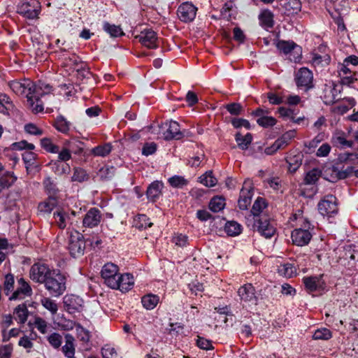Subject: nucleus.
<instances>
[{"label":"nucleus","mask_w":358,"mask_h":358,"mask_svg":"<svg viewBox=\"0 0 358 358\" xmlns=\"http://www.w3.org/2000/svg\"><path fill=\"white\" fill-rule=\"evenodd\" d=\"M10 88L17 95H25L29 108L34 113L42 112L44 109L41 97L51 91V86L41 83L35 85L31 80H13L9 83Z\"/></svg>","instance_id":"obj_1"},{"label":"nucleus","mask_w":358,"mask_h":358,"mask_svg":"<svg viewBox=\"0 0 358 358\" xmlns=\"http://www.w3.org/2000/svg\"><path fill=\"white\" fill-rule=\"evenodd\" d=\"M290 222H296V227L291 235L292 243L297 246H304L308 244L312 238L310 232V223L307 218L303 216L301 210H298L290 217Z\"/></svg>","instance_id":"obj_2"},{"label":"nucleus","mask_w":358,"mask_h":358,"mask_svg":"<svg viewBox=\"0 0 358 358\" xmlns=\"http://www.w3.org/2000/svg\"><path fill=\"white\" fill-rule=\"evenodd\" d=\"M66 281V277L59 271L52 270L51 275L48 276L43 284L52 296L57 297L65 292Z\"/></svg>","instance_id":"obj_3"},{"label":"nucleus","mask_w":358,"mask_h":358,"mask_svg":"<svg viewBox=\"0 0 358 358\" xmlns=\"http://www.w3.org/2000/svg\"><path fill=\"white\" fill-rule=\"evenodd\" d=\"M121 274L119 267L110 262L105 264L101 271V276L103 280L104 284L111 289L117 287V280Z\"/></svg>","instance_id":"obj_4"},{"label":"nucleus","mask_w":358,"mask_h":358,"mask_svg":"<svg viewBox=\"0 0 358 358\" xmlns=\"http://www.w3.org/2000/svg\"><path fill=\"white\" fill-rule=\"evenodd\" d=\"M351 127H347L346 131L341 129H336L332 134L331 143L333 145L339 148H352L355 141L352 139Z\"/></svg>","instance_id":"obj_5"},{"label":"nucleus","mask_w":358,"mask_h":358,"mask_svg":"<svg viewBox=\"0 0 358 358\" xmlns=\"http://www.w3.org/2000/svg\"><path fill=\"white\" fill-rule=\"evenodd\" d=\"M13 148L18 150H25L22 153V159L27 169L35 165L37 155L32 151L35 148L34 144L29 143L26 141H21L13 143Z\"/></svg>","instance_id":"obj_6"},{"label":"nucleus","mask_w":358,"mask_h":358,"mask_svg":"<svg viewBox=\"0 0 358 358\" xmlns=\"http://www.w3.org/2000/svg\"><path fill=\"white\" fill-rule=\"evenodd\" d=\"M41 12V3L38 0H24L17 6V13L28 19L37 18Z\"/></svg>","instance_id":"obj_7"},{"label":"nucleus","mask_w":358,"mask_h":358,"mask_svg":"<svg viewBox=\"0 0 358 358\" xmlns=\"http://www.w3.org/2000/svg\"><path fill=\"white\" fill-rule=\"evenodd\" d=\"M253 228L266 238L272 237L275 233V227L273 222L265 215L253 219Z\"/></svg>","instance_id":"obj_8"},{"label":"nucleus","mask_w":358,"mask_h":358,"mask_svg":"<svg viewBox=\"0 0 358 358\" xmlns=\"http://www.w3.org/2000/svg\"><path fill=\"white\" fill-rule=\"evenodd\" d=\"M52 272L46 264L36 263L29 270V278L35 282L43 284Z\"/></svg>","instance_id":"obj_9"},{"label":"nucleus","mask_w":358,"mask_h":358,"mask_svg":"<svg viewBox=\"0 0 358 358\" xmlns=\"http://www.w3.org/2000/svg\"><path fill=\"white\" fill-rule=\"evenodd\" d=\"M317 207L321 215L331 216L338 211L336 198L331 194L327 195L319 202Z\"/></svg>","instance_id":"obj_10"},{"label":"nucleus","mask_w":358,"mask_h":358,"mask_svg":"<svg viewBox=\"0 0 358 358\" xmlns=\"http://www.w3.org/2000/svg\"><path fill=\"white\" fill-rule=\"evenodd\" d=\"M296 84L299 87L308 90L313 87V74L308 68H301L295 76Z\"/></svg>","instance_id":"obj_11"},{"label":"nucleus","mask_w":358,"mask_h":358,"mask_svg":"<svg viewBox=\"0 0 358 358\" xmlns=\"http://www.w3.org/2000/svg\"><path fill=\"white\" fill-rule=\"evenodd\" d=\"M135 38L145 47L150 49L157 48V36L155 31L150 29H145L139 34L135 36Z\"/></svg>","instance_id":"obj_12"},{"label":"nucleus","mask_w":358,"mask_h":358,"mask_svg":"<svg viewBox=\"0 0 358 358\" xmlns=\"http://www.w3.org/2000/svg\"><path fill=\"white\" fill-rule=\"evenodd\" d=\"M160 128L166 131L163 133V138L166 140L181 139L184 137L185 131L180 130L179 124L176 121H170L161 125Z\"/></svg>","instance_id":"obj_13"},{"label":"nucleus","mask_w":358,"mask_h":358,"mask_svg":"<svg viewBox=\"0 0 358 358\" xmlns=\"http://www.w3.org/2000/svg\"><path fill=\"white\" fill-rule=\"evenodd\" d=\"M85 249V242L81 234L71 236L69 250L71 255L73 257H79L84 254Z\"/></svg>","instance_id":"obj_14"},{"label":"nucleus","mask_w":358,"mask_h":358,"mask_svg":"<svg viewBox=\"0 0 358 358\" xmlns=\"http://www.w3.org/2000/svg\"><path fill=\"white\" fill-rule=\"evenodd\" d=\"M196 10V7L192 3L185 2L178 7L177 14L181 21L188 22L195 18Z\"/></svg>","instance_id":"obj_15"},{"label":"nucleus","mask_w":358,"mask_h":358,"mask_svg":"<svg viewBox=\"0 0 358 358\" xmlns=\"http://www.w3.org/2000/svg\"><path fill=\"white\" fill-rule=\"evenodd\" d=\"M32 294L33 291L29 282L20 278L17 280V288L10 297V300L23 299L31 296Z\"/></svg>","instance_id":"obj_16"},{"label":"nucleus","mask_w":358,"mask_h":358,"mask_svg":"<svg viewBox=\"0 0 358 358\" xmlns=\"http://www.w3.org/2000/svg\"><path fill=\"white\" fill-rule=\"evenodd\" d=\"M303 282L308 292L322 291L325 289V282L322 279V275L304 277Z\"/></svg>","instance_id":"obj_17"},{"label":"nucleus","mask_w":358,"mask_h":358,"mask_svg":"<svg viewBox=\"0 0 358 358\" xmlns=\"http://www.w3.org/2000/svg\"><path fill=\"white\" fill-rule=\"evenodd\" d=\"M102 220V214L96 208H91L85 215L83 224L85 227L93 228L97 227Z\"/></svg>","instance_id":"obj_18"},{"label":"nucleus","mask_w":358,"mask_h":358,"mask_svg":"<svg viewBox=\"0 0 358 358\" xmlns=\"http://www.w3.org/2000/svg\"><path fill=\"white\" fill-rule=\"evenodd\" d=\"M64 64L69 66L73 71L80 73L82 76H85L89 73V71L85 69L86 64L80 61L79 57L74 54L64 58Z\"/></svg>","instance_id":"obj_19"},{"label":"nucleus","mask_w":358,"mask_h":358,"mask_svg":"<svg viewBox=\"0 0 358 358\" xmlns=\"http://www.w3.org/2000/svg\"><path fill=\"white\" fill-rule=\"evenodd\" d=\"M352 173V167H348L344 170H340L338 167L333 166L326 170L327 180L331 182H335L339 180L348 178Z\"/></svg>","instance_id":"obj_20"},{"label":"nucleus","mask_w":358,"mask_h":358,"mask_svg":"<svg viewBox=\"0 0 358 358\" xmlns=\"http://www.w3.org/2000/svg\"><path fill=\"white\" fill-rule=\"evenodd\" d=\"M83 299L74 294H67L64 297V304L66 311L71 314L80 312L83 306Z\"/></svg>","instance_id":"obj_21"},{"label":"nucleus","mask_w":358,"mask_h":358,"mask_svg":"<svg viewBox=\"0 0 358 358\" xmlns=\"http://www.w3.org/2000/svg\"><path fill=\"white\" fill-rule=\"evenodd\" d=\"M333 6L338 15H334L329 10V12L332 17L334 18L335 22L338 24V27L342 26L344 28L345 26L341 15L348 12L349 8V3L345 0H336Z\"/></svg>","instance_id":"obj_22"},{"label":"nucleus","mask_w":358,"mask_h":358,"mask_svg":"<svg viewBox=\"0 0 358 358\" xmlns=\"http://www.w3.org/2000/svg\"><path fill=\"white\" fill-rule=\"evenodd\" d=\"M252 187L250 182H245L240 192L238 201V207L241 210H245L250 206L252 199Z\"/></svg>","instance_id":"obj_23"},{"label":"nucleus","mask_w":358,"mask_h":358,"mask_svg":"<svg viewBox=\"0 0 358 358\" xmlns=\"http://www.w3.org/2000/svg\"><path fill=\"white\" fill-rule=\"evenodd\" d=\"M341 99L340 91L336 89L334 84L325 85L323 90V100L325 104H333Z\"/></svg>","instance_id":"obj_24"},{"label":"nucleus","mask_w":358,"mask_h":358,"mask_svg":"<svg viewBox=\"0 0 358 358\" xmlns=\"http://www.w3.org/2000/svg\"><path fill=\"white\" fill-rule=\"evenodd\" d=\"M238 294L242 301L256 303L255 290L251 284H245L238 290Z\"/></svg>","instance_id":"obj_25"},{"label":"nucleus","mask_w":358,"mask_h":358,"mask_svg":"<svg viewBox=\"0 0 358 358\" xmlns=\"http://www.w3.org/2000/svg\"><path fill=\"white\" fill-rule=\"evenodd\" d=\"M117 287L114 289H119L122 292H128L131 289L134 285V276L129 273H122L117 280Z\"/></svg>","instance_id":"obj_26"},{"label":"nucleus","mask_w":358,"mask_h":358,"mask_svg":"<svg viewBox=\"0 0 358 358\" xmlns=\"http://www.w3.org/2000/svg\"><path fill=\"white\" fill-rule=\"evenodd\" d=\"M164 187L163 182L156 180L152 182L148 187L146 194L148 199L155 202L162 194V190Z\"/></svg>","instance_id":"obj_27"},{"label":"nucleus","mask_w":358,"mask_h":358,"mask_svg":"<svg viewBox=\"0 0 358 358\" xmlns=\"http://www.w3.org/2000/svg\"><path fill=\"white\" fill-rule=\"evenodd\" d=\"M276 48L278 50L284 53L285 55H292V52L299 54L300 48L294 42L279 41L276 43Z\"/></svg>","instance_id":"obj_28"},{"label":"nucleus","mask_w":358,"mask_h":358,"mask_svg":"<svg viewBox=\"0 0 358 358\" xmlns=\"http://www.w3.org/2000/svg\"><path fill=\"white\" fill-rule=\"evenodd\" d=\"M279 115L281 117H282L285 120H289L294 123L300 124L301 122L303 121L305 117H296V113L294 110L287 108L285 107H280L278 109Z\"/></svg>","instance_id":"obj_29"},{"label":"nucleus","mask_w":358,"mask_h":358,"mask_svg":"<svg viewBox=\"0 0 358 358\" xmlns=\"http://www.w3.org/2000/svg\"><path fill=\"white\" fill-rule=\"evenodd\" d=\"M13 314L15 315L14 318L17 323L24 324L27 322L29 316V310L27 305L25 303L18 305L14 309Z\"/></svg>","instance_id":"obj_30"},{"label":"nucleus","mask_w":358,"mask_h":358,"mask_svg":"<svg viewBox=\"0 0 358 358\" xmlns=\"http://www.w3.org/2000/svg\"><path fill=\"white\" fill-rule=\"evenodd\" d=\"M295 136V130H289L285 132L274 142L275 146L278 150L284 149L290 143Z\"/></svg>","instance_id":"obj_31"},{"label":"nucleus","mask_w":358,"mask_h":358,"mask_svg":"<svg viewBox=\"0 0 358 358\" xmlns=\"http://www.w3.org/2000/svg\"><path fill=\"white\" fill-rule=\"evenodd\" d=\"M57 205V197L55 196H49L46 200L38 204V209L41 213H50Z\"/></svg>","instance_id":"obj_32"},{"label":"nucleus","mask_w":358,"mask_h":358,"mask_svg":"<svg viewBox=\"0 0 358 358\" xmlns=\"http://www.w3.org/2000/svg\"><path fill=\"white\" fill-rule=\"evenodd\" d=\"M159 301V296L153 294H148L143 296L141 299V303L147 310L154 309Z\"/></svg>","instance_id":"obj_33"},{"label":"nucleus","mask_w":358,"mask_h":358,"mask_svg":"<svg viewBox=\"0 0 358 358\" xmlns=\"http://www.w3.org/2000/svg\"><path fill=\"white\" fill-rule=\"evenodd\" d=\"M52 171L57 175H64L69 173L70 171V166L68 164H64L60 161H51L49 163Z\"/></svg>","instance_id":"obj_34"},{"label":"nucleus","mask_w":358,"mask_h":358,"mask_svg":"<svg viewBox=\"0 0 358 358\" xmlns=\"http://www.w3.org/2000/svg\"><path fill=\"white\" fill-rule=\"evenodd\" d=\"M259 19L260 24L266 28H271L273 26V14L269 10H263L259 16Z\"/></svg>","instance_id":"obj_35"},{"label":"nucleus","mask_w":358,"mask_h":358,"mask_svg":"<svg viewBox=\"0 0 358 358\" xmlns=\"http://www.w3.org/2000/svg\"><path fill=\"white\" fill-rule=\"evenodd\" d=\"M235 140L238 146L241 150L248 149L252 141V136L251 134L248 133L245 136H242L240 133H237L235 136Z\"/></svg>","instance_id":"obj_36"},{"label":"nucleus","mask_w":358,"mask_h":358,"mask_svg":"<svg viewBox=\"0 0 358 358\" xmlns=\"http://www.w3.org/2000/svg\"><path fill=\"white\" fill-rule=\"evenodd\" d=\"M224 231L230 236H236L242 231V226L235 221H229L225 224Z\"/></svg>","instance_id":"obj_37"},{"label":"nucleus","mask_w":358,"mask_h":358,"mask_svg":"<svg viewBox=\"0 0 358 358\" xmlns=\"http://www.w3.org/2000/svg\"><path fill=\"white\" fill-rule=\"evenodd\" d=\"M278 273L286 278H292L296 273V268L293 264L285 263L279 266Z\"/></svg>","instance_id":"obj_38"},{"label":"nucleus","mask_w":358,"mask_h":358,"mask_svg":"<svg viewBox=\"0 0 358 358\" xmlns=\"http://www.w3.org/2000/svg\"><path fill=\"white\" fill-rule=\"evenodd\" d=\"M54 126L57 131L66 134L70 129L71 123L64 116L59 115L57 117Z\"/></svg>","instance_id":"obj_39"},{"label":"nucleus","mask_w":358,"mask_h":358,"mask_svg":"<svg viewBox=\"0 0 358 358\" xmlns=\"http://www.w3.org/2000/svg\"><path fill=\"white\" fill-rule=\"evenodd\" d=\"M103 30L107 32L111 37H118L123 36L124 34L120 26L110 24L105 22L103 25Z\"/></svg>","instance_id":"obj_40"},{"label":"nucleus","mask_w":358,"mask_h":358,"mask_svg":"<svg viewBox=\"0 0 358 358\" xmlns=\"http://www.w3.org/2000/svg\"><path fill=\"white\" fill-rule=\"evenodd\" d=\"M266 207V203L263 198L258 197L252 208L251 213L253 215L252 219L259 217V214Z\"/></svg>","instance_id":"obj_41"},{"label":"nucleus","mask_w":358,"mask_h":358,"mask_svg":"<svg viewBox=\"0 0 358 358\" xmlns=\"http://www.w3.org/2000/svg\"><path fill=\"white\" fill-rule=\"evenodd\" d=\"M134 225L136 228L140 230L145 229L152 226V223L150 222V218L145 215H138L134 219Z\"/></svg>","instance_id":"obj_42"},{"label":"nucleus","mask_w":358,"mask_h":358,"mask_svg":"<svg viewBox=\"0 0 358 358\" xmlns=\"http://www.w3.org/2000/svg\"><path fill=\"white\" fill-rule=\"evenodd\" d=\"M54 218L57 225L60 229H64L69 220V215L63 210H59L54 213Z\"/></svg>","instance_id":"obj_43"},{"label":"nucleus","mask_w":358,"mask_h":358,"mask_svg":"<svg viewBox=\"0 0 358 358\" xmlns=\"http://www.w3.org/2000/svg\"><path fill=\"white\" fill-rule=\"evenodd\" d=\"M225 206L224 199L222 196L213 197L209 203V208L214 213L222 210Z\"/></svg>","instance_id":"obj_44"},{"label":"nucleus","mask_w":358,"mask_h":358,"mask_svg":"<svg viewBox=\"0 0 358 358\" xmlns=\"http://www.w3.org/2000/svg\"><path fill=\"white\" fill-rule=\"evenodd\" d=\"M199 182L203 185L212 187H214L217 182V179L213 176L212 171H207L199 178Z\"/></svg>","instance_id":"obj_45"},{"label":"nucleus","mask_w":358,"mask_h":358,"mask_svg":"<svg viewBox=\"0 0 358 358\" xmlns=\"http://www.w3.org/2000/svg\"><path fill=\"white\" fill-rule=\"evenodd\" d=\"M41 303L46 310H49L52 315L57 313L58 306L54 300L48 297H43L41 299Z\"/></svg>","instance_id":"obj_46"},{"label":"nucleus","mask_w":358,"mask_h":358,"mask_svg":"<svg viewBox=\"0 0 358 358\" xmlns=\"http://www.w3.org/2000/svg\"><path fill=\"white\" fill-rule=\"evenodd\" d=\"M112 146L110 143L98 145L92 149V152L94 156L106 157L111 152Z\"/></svg>","instance_id":"obj_47"},{"label":"nucleus","mask_w":358,"mask_h":358,"mask_svg":"<svg viewBox=\"0 0 358 358\" xmlns=\"http://www.w3.org/2000/svg\"><path fill=\"white\" fill-rule=\"evenodd\" d=\"M41 147L50 153L59 152V146L55 145L49 138H43L41 140Z\"/></svg>","instance_id":"obj_48"},{"label":"nucleus","mask_w":358,"mask_h":358,"mask_svg":"<svg viewBox=\"0 0 358 358\" xmlns=\"http://www.w3.org/2000/svg\"><path fill=\"white\" fill-rule=\"evenodd\" d=\"M286 162L289 164V171L292 173L295 172L301 164V160L299 155L288 157L286 159Z\"/></svg>","instance_id":"obj_49"},{"label":"nucleus","mask_w":358,"mask_h":358,"mask_svg":"<svg viewBox=\"0 0 358 358\" xmlns=\"http://www.w3.org/2000/svg\"><path fill=\"white\" fill-rule=\"evenodd\" d=\"M331 337L332 334L331 331L327 328L317 329L313 336L315 340H329Z\"/></svg>","instance_id":"obj_50"},{"label":"nucleus","mask_w":358,"mask_h":358,"mask_svg":"<svg viewBox=\"0 0 358 358\" xmlns=\"http://www.w3.org/2000/svg\"><path fill=\"white\" fill-rule=\"evenodd\" d=\"M66 145L72 152L75 154H80L83 150V143L76 138H73L68 141Z\"/></svg>","instance_id":"obj_51"},{"label":"nucleus","mask_w":358,"mask_h":358,"mask_svg":"<svg viewBox=\"0 0 358 358\" xmlns=\"http://www.w3.org/2000/svg\"><path fill=\"white\" fill-rule=\"evenodd\" d=\"M71 178L73 181L81 182L88 180L89 177L84 169L81 168H75Z\"/></svg>","instance_id":"obj_52"},{"label":"nucleus","mask_w":358,"mask_h":358,"mask_svg":"<svg viewBox=\"0 0 358 358\" xmlns=\"http://www.w3.org/2000/svg\"><path fill=\"white\" fill-rule=\"evenodd\" d=\"M169 182L173 187L181 188L187 185L188 181L182 176H174L169 179Z\"/></svg>","instance_id":"obj_53"},{"label":"nucleus","mask_w":358,"mask_h":358,"mask_svg":"<svg viewBox=\"0 0 358 358\" xmlns=\"http://www.w3.org/2000/svg\"><path fill=\"white\" fill-rule=\"evenodd\" d=\"M320 171L318 169H314L308 171L304 178L306 184H314L320 178Z\"/></svg>","instance_id":"obj_54"},{"label":"nucleus","mask_w":358,"mask_h":358,"mask_svg":"<svg viewBox=\"0 0 358 358\" xmlns=\"http://www.w3.org/2000/svg\"><path fill=\"white\" fill-rule=\"evenodd\" d=\"M103 358H119L116 350L109 345H106L101 348Z\"/></svg>","instance_id":"obj_55"},{"label":"nucleus","mask_w":358,"mask_h":358,"mask_svg":"<svg viewBox=\"0 0 358 358\" xmlns=\"http://www.w3.org/2000/svg\"><path fill=\"white\" fill-rule=\"evenodd\" d=\"M76 332L78 338L85 342L87 343L90 340V333L88 330L84 329L80 324L76 325Z\"/></svg>","instance_id":"obj_56"},{"label":"nucleus","mask_w":358,"mask_h":358,"mask_svg":"<svg viewBox=\"0 0 358 358\" xmlns=\"http://www.w3.org/2000/svg\"><path fill=\"white\" fill-rule=\"evenodd\" d=\"M14 276L12 274H7L5 276V280L3 283L4 292L6 295H8L10 292L13 291L14 287Z\"/></svg>","instance_id":"obj_57"},{"label":"nucleus","mask_w":358,"mask_h":358,"mask_svg":"<svg viewBox=\"0 0 358 358\" xmlns=\"http://www.w3.org/2000/svg\"><path fill=\"white\" fill-rule=\"evenodd\" d=\"M227 110L232 115H241L243 108L242 106L238 103H231L225 106Z\"/></svg>","instance_id":"obj_58"},{"label":"nucleus","mask_w":358,"mask_h":358,"mask_svg":"<svg viewBox=\"0 0 358 358\" xmlns=\"http://www.w3.org/2000/svg\"><path fill=\"white\" fill-rule=\"evenodd\" d=\"M62 352L68 358L75 357V348L71 341L66 340L65 345L62 347Z\"/></svg>","instance_id":"obj_59"},{"label":"nucleus","mask_w":358,"mask_h":358,"mask_svg":"<svg viewBox=\"0 0 358 358\" xmlns=\"http://www.w3.org/2000/svg\"><path fill=\"white\" fill-rule=\"evenodd\" d=\"M257 122L263 127H268L275 125L276 120L274 117L271 116H262L257 120Z\"/></svg>","instance_id":"obj_60"},{"label":"nucleus","mask_w":358,"mask_h":358,"mask_svg":"<svg viewBox=\"0 0 358 358\" xmlns=\"http://www.w3.org/2000/svg\"><path fill=\"white\" fill-rule=\"evenodd\" d=\"M48 341L53 348H58L62 344V338L60 334L53 333L48 336Z\"/></svg>","instance_id":"obj_61"},{"label":"nucleus","mask_w":358,"mask_h":358,"mask_svg":"<svg viewBox=\"0 0 358 358\" xmlns=\"http://www.w3.org/2000/svg\"><path fill=\"white\" fill-rule=\"evenodd\" d=\"M35 327L43 334L47 332L48 323L47 322L40 317H35L34 320Z\"/></svg>","instance_id":"obj_62"},{"label":"nucleus","mask_w":358,"mask_h":358,"mask_svg":"<svg viewBox=\"0 0 358 358\" xmlns=\"http://www.w3.org/2000/svg\"><path fill=\"white\" fill-rule=\"evenodd\" d=\"M157 150V144L154 142L146 143L142 148V154L145 156H149L154 154Z\"/></svg>","instance_id":"obj_63"},{"label":"nucleus","mask_w":358,"mask_h":358,"mask_svg":"<svg viewBox=\"0 0 358 358\" xmlns=\"http://www.w3.org/2000/svg\"><path fill=\"white\" fill-rule=\"evenodd\" d=\"M24 130L27 133L31 135L41 136L43 134V130L39 129L36 124L29 123L24 126Z\"/></svg>","instance_id":"obj_64"}]
</instances>
